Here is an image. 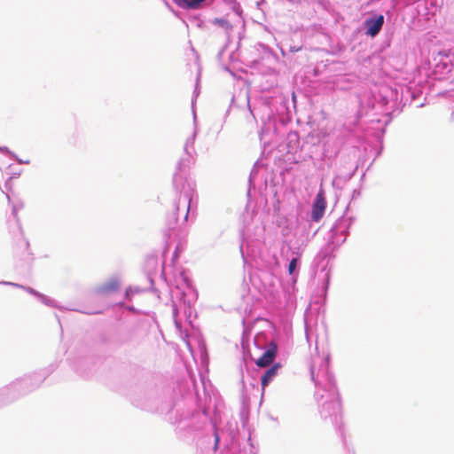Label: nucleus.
Listing matches in <instances>:
<instances>
[{
    "instance_id": "obj_1",
    "label": "nucleus",
    "mask_w": 454,
    "mask_h": 454,
    "mask_svg": "<svg viewBox=\"0 0 454 454\" xmlns=\"http://www.w3.org/2000/svg\"><path fill=\"white\" fill-rule=\"evenodd\" d=\"M326 204L325 191L320 189L312 205L311 218L314 222H318L323 217Z\"/></svg>"
},
{
    "instance_id": "obj_2",
    "label": "nucleus",
    "mask_w": 454,
    "mask_h": 454,
    "mask_svg": "<svg viewBox=\"0 0 454 454\" xmlns=\"http://www.w3.org/2000/svg\"><path fill=\"white\" fill-rule=\"evenodd\" d=\"M277 356V345L270 343V348L255 361L258 367L264 368L270 365Z\"/></svg>"
},
{
    "instance_id": "obj_3",
    "label": "nucleus",
    "mask_w": 454,
    "mask_h": 454,
    "mask_svg": "<svg viewBox=\"0 0 454 454\" xmlns=\"http://www.w3.org/2000/svg\"><path fill=\"white\" fill-rule=\"evenodd\" d=\"M366 34L370 36L377 35L382 28L384 24V16L379 15L375 18H371L365 20Z\"/></svg>"
},
{
    "instance_id": "obj_4",
    "label": "nucleus",
    "mask_w": 454,
    "mask_h": 454,
    "mask_svg": "<svg viewBox=\"0 0 454 454\" xmlns=\"http://www.w3.org/2000/svg\"><path fill=\"white\" fill-rule=\"evenodd\" d=\"M120 288V280L117 278H113L102 283L96 288V293L98 295H107L112 293L117 292Z\"/></svg>"
},
{
    "instance_id": "obj_5",
    "label": "nucleus",
    "mask_w": 454,
    "mask_h": 454,
    "mask_svg": "<svg viewBox=\"0 0 454 454\" xmlns=\"http://www.w3.org/2000/svg\"><path fill=\"white\" fill-rule=\"evenodd\" d=\"M280 368L281 364L279 363H276L265 372L264 375L262 377V391L266 386H268V384L278 375V370Z\"/></svg>"
},
{
    "instance_id": "obj_6",
    "label": "nucleus",
    "mask_w": 454,
    "mask_h": 454,
    "mask_svg": "<svg viewBox=\"0 0 454 454\" xmlns=\"http://www.w3.org/2000/svg\"><path fill=\"white\" fill-rule=\"evenodd\" d=\"M178 6L188 9H199L206 0H173Z\"/></svg>"
},
{
    "instance_id": "obj_7",
    "label": "nucleus",
    "mask_w": 454,
    "mask_h": 454,
    "mask_svg": "<svg viewBox=\"0 0 454 454\" xmlns=\"http://www.w3.org/2000/svg\"><path fill=\"white\" fill-rule=\"evenodd\" d=\"M214 23L226 29H231L232 27L230 22L224 19H215Z\"/></svg>"
},
{
    "instance_id": "obj_8",
    "label": "nucleus",
    "mask_w": 454,
    "mask_h": 454,
    "mask_svg": "<svg viewBox=\"0 0 454 454\" xmlns=\"http://www.w3.org/2000/svg\"><path fill=\"white\" fill-rule=\"evenodd\" d=\"M297 263H298V259L297 258H294L291 260L290 263H289V266H288V272L289 274H293L294 270L296 269L297 267Z\"/></svg>"
},
{
    "instance_id": "obj_9",
    "label": "nucleus",
    "mask_w": 454,
    "mask_h": 454,
    "mask_svg": "<svg viewBox=\"0 0 454 454\" xmlns=\"http://www.w3.org/2000/svg\"><path fill=\"white\" fill-rule=\"evenodd\" d=\"M132 293H133V292H132L131 288H128V289L126 290V292H125V296H126L128 299H130V296H131Z\"/></svg>"
}]
</instances>
